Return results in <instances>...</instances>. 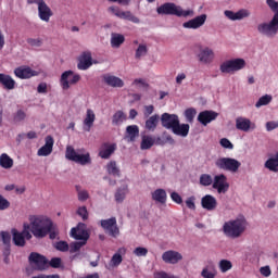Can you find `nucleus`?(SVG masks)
<instances>
[{
	"label": "nucleus",
	"mask_w": 278,
	"mask_h": 278,
	"mask_svg": "<svg viewBox=\"0 0 278 278\" xmlns=\"http://www.w3.org/2000/svg\"><path fill=\"white\" fill-rule=\"evenodd\" d=\"M30 223V232L37 240H42V238H47L49 236V231H51L53 227V222L42 215H31L29 217Z\"/></svg>",
	"instance_id": "f257e3e1"
},
{
	"label": "nucleus",
	"mask_w": 278,
	"mask_h": 278,
	"mask_svg": "<svg viewBox=\"0 0 278 278\" xmlns=\"http://www.w3.org/2000/svg\"><path fill=\"white\" fill-rule=\"evenodd\" d=\"M268 8L271 12H275L270 22L261 23L257 25V31L262 36H266L267 38H275L278 33V2L275 0H266Z\"/></svg>",
	"instance_id": "f03ea898"
},
{
	"label": "nucleus",
	"mask_w": 278,
	"mask_h": 278,
	"mask_svg": "<svg viewBox=\"0 0 278 278\" xmlns=\"http://www.w3.org/2000/svg\"><path fill=\"white\" fill-rule=\"evenodd\" d=\"M247 227H249V222H247V217L244 215H239L235 219H230L223 225V232L227 236V238H240L244 231H247Z\"/></svg>",
	"instance_id": "7ed1b4c3"
},
{
	"label": "nucleus",
	"mask_w": 278,
	"mask_h": 278,
	"mask_svg": "<svg viewBox=\"0 0 278 278\" xmlns=\"http://www.w3.org/2000/svg\"><path fill=\"white\" fill-rule=\"evenodd\" d=\"M157 14L162 16H184L185 18L188 16H194V11L192 10H184L181 7L173 3V2H166L162 4L161 7L156 8Z\"/></svg>",
	"instance_id": "20e7f679"
},
{
	"label": "nucleus",
	"mask_w": 278,
	"mask_h": 278,
	"mask_svg": "<svg viewBox=\"0 0 278 278\" xmlns=\"http://www.w3.org/2000/svg\"><path fill=\"white\" fill-rule=\"evenodd\" d=\"M215 166L216 168H219V170H228V173H238V170H240V167L242 166V163L231 157H219L215 161Z\"/></svg>",
	"instance_id": "39448f33"
},
{
	"label": "nucleus",
	"mask_w": 278,
	"mask_h": 278,
	"mask_svg": "<svg viewBox=\"0 0 278 278\" xmlns=\"http://www.w3.org/2000/svg\"><path fill=\"white\" fill-rule=\"evenodd\" d=\"M66 160L71 162H75L76 164H80L81 166H86V164H92V159H90V153L86 154H77L75 148L68 146L65 152Z\"/></svg>",
	"instance_id": "423d86ee"
},
{
	"label": "nucleus",
	"mask_w": 278,
	"mask_h": 278,
	"mask_svg": "<svg viewBox=\"0 0 278 278\" xmlns=\"http://www.w3.org/2000/svg\"><path fill=\"white\" fill-rule=\"evenodd\" d=\"M28 5H38V16L40 21H43L45 23H49L51 21V16H53V11H51V8L47 5V2L45 0H27Z\"/></svg>",
	"instance_id": "0eeeda50"
},
{
	"label": "nucleus",
	"mask_w": 278,
	"mask_h": 278,
	"mask_svg": "<svg viewBox=\"0 0 278 278\" xmlns=\"http://www.w3.org/2000/svg\"><path fill=\"white\" fill-rule=\"evenodd\" d=\"M81 80V76L79 74H75L73 71H65L61 75L60 85L63 90H68L71 86H75L78 81Z\"/></svg>",
	"instance_id": "6e6552de"
},
{
	"label": "nucleus",
	"mask_w": 278,
	"mask_h": 278,
	"mask_svg": "<svg viewBox=\"0 0 278 278\" xmlns=\"http://www.w3.org/2000/svg\"><path fill=\"white\" fill-rule=\"evenodd\" d=\"M28 262L34 266L35 270H47L49 268V260L38 252H31L28 256Z\"/></svg>",
	"instance_id": "1a4fd4ad"
},
{
	"label": "nucleus",
	"mask_w": 278,
	"mask_h": 278,
	"mask_svg": "<svg viewBox=\"0 0 278 278\" xmlns=\"http://www.w3.org/2000/svg\"><path fill=\"white\" fill-rule=\"evenodd\" d=\"M100 225L104 231H108L111 238H118L121 236V229H118V224L116 223V217H111L109 219H102Z\"/></svg>",
	"instance_id": "9d476101"
},
{
	"label": "nucleus",
	"mask_w": 278,
	"mask_h": 278,
	"mask_svg": "<svg viewBox=\"0 0 278 278\" xmlns=\"http://www.w3.org/2000/svg\"><path fill=\"white\" fill-rule=\"evenodd\" d=\"M92 64H97V61H92V52L85 51L78 56V71H88Z\"/></svg>",
	"instance_id": "9b49d317"
},
{
	"label": "nucleus",
	"mask_w": 278,
	"mask_h": 278,
	"mask_svg": "<svg viewBox=\"0 0 278 278\" xmlns=\"http://www.w3.org/2000/svg\"><path fill=\"white\" fill-rule=\"evenodd\" d=\"M214 190H217L218 194H225L229 190V182H227V176L224 174L214 177L213 181Z\"/></svg>",
	"instance_id": "f8f14e48"
},
{
	"label": "nucleus",
	"mask_w": 278,
	"mask_h": 278,
	"mask_svg": "<svg viewBox=\"0 0 278 278\" xmlns=\"http://www.w3.org/2000/svg\"><path fill=\"white\" fill-rule=\"evenodd\" d=\"M206 21H207V15L202 14L200 16H195L192 20H189L188 22H185L182 24V27L185 29H199V27H203L205 25Z\"/></svg>",
	"instance_id": "ddd939ff"
},
{
	"label": "nucleus",
	"mask_w": 278,
	"mask_h": 278,
	"mask_svg": "<svg viewBox=\"0 0 278 278\" xmlns=\"http://www.w3.org/2000/svg\"><path fill=\"white\" fill-rule=\"evenodd\" d=\"M179 122V116L170 113H163L161 115V124L165 129H172Z\"/></svg>",
	"instance_id": "4468645a"
},
{
	"label": "nucleus",
	"mask_w": 278,
	"mask_h": 278,
	"mask_svg": "<svg viewBox=\"0 0 278 278\" xmlns=\"http://www.w3.org/2000/svg\"><path fill=\"white\" fill-rule=\"evenodd\" d=\"M14 75L18 79H31V77L38 75V72L31 70L29 66H20L14 70Z\"/></svg>",
	"instance_id": "2eb2a0df"
},
{
	"label": "nucleus",
	"mask_w": 278,
	"mask_h": 278,
	"mask_svg": "<svg viewBox=\"0 0 278 278\" xmlns=\"http://www.w3.org/2000/svg\"><path fill=\"white\" fill-rule=\"evenodd\" d=\"M218 118V113L216 111H202L198 115V121L204 127H207L212 121H216Z\"/></svg>",
	"instance_id": "dca6fc26"
},
{
	"label": "nucleus",
	"mask_w": 278,
	"mask_h": 278,
	"mask_svg": "<svg viewBox=\"0 0 278 278\" xmlns=\"http://www.w3.org/2000/svg\"><path fill=\"white\" fill-rule=\"evenodd\" d=\"M162 260L165 264H179L184 260V255L177 251L168 250L162 254Z\"/></svg>",
	"instance_id": "f3484780"
},
{
	"label": "nucleus",
	"mask_w": 278,
	"mask_h": 278,
	"mask_svg": "<svg viewBox=\"0 0 278 278\" xmlns=\"http://www.w3.org/2000/svg\"><path fill=\"white\" fill-rule=\"evenodd\" d=\"M81 225H78L77 227H74L71 229V236L75 240H81L80 242H88V238H90V235L88 233V230L81 228Z\"/></svg>",
	"instance_id": "a211bd4d"
},
{
	"label": "nucleus",
	"mask_w": 278,
	"mask_h": 278,
	"mask_svg": "<svg viewBox=\"0 0 278 278\" xmlns=\"http://www.w3.org/2000/svg\"><path fill=\"white\" fill-rule=\"evenodd\" d=\"M201 205L203 210L207 212H214L218 207V201L212 194H206L201 199Z\"/></svg>",
	"instance_id": "6ab92c4d"
},
{
	"label": "nucleus",
	"mask_w": 278,
	"mask_h": 278,
	"mask_svg": "<svg viewBox=\"0 0 278 278\" xmlns=\"http://www.w3.org/2000/svg\"><path fill=\"white\" fill-rule=\"evenodd\" d=\"M255 124L251 123V119L247 117H237L236 118V129L239 131H251V129H255Z\"/></svg>",
	"instance_id": "aec40b11"
},
{
	"label": "nucleus",
	"mask_w": 278,
	"mask_h": 278,
	"mask_svg": "<svg viewBox=\"0 0 278 278\" xmlns=\"http://www.w3.org/2000/svg\"><path fill=\"white\" fill-rule=\"evenodd\" d=\"M53 144H54L53 137L47 136L46 143L43 147H41L38 150L37 155H39L41 157H47L48 155H51V153H53Z\"/></svg>",
	"instance_id": "412c9836"
},
{
	"label": "nucleus",
	"mask_w": 278,
	"mask_h": 278,
	"mask_svg": "<svg viewBox=\"0 0 278 278\" xmlns=\"http://www.w3.org/2000/svg\"><path fill=\"white\" fill-rule=\"evenodd\" d=\"M198 60L202 64H212L214 62V50L210 48L202 49L198 54Z\"/></svg>",
	"instance_id": "4be33fe9"
},
{
	"label": "nucleus",
	"mask_w": 278,
	"mask_h": 278,
	"mask_svg": "<svg viewBox=\"0 0 278 278\" xmlns=\"http://www.w3.org/2000/svg\"><path fill=\"white\" fill-rule=\"evenodd\" d=\"M116 151V143H103L99 151V156L102 160H110L112 157V154Z\"/></svg>",
	"instance_id": "5701e85b"
},
{
	"label": "nucleus",
	"mask_w": 278,
	"mask_h": 278,
	"mask_svg": "<svg viewBox=\"0 0 278 278\" xmlns=\"http://www.w3.org/2000/svg\"><path fill=\"white\" fill-rule=\"evenodd\" d=\"M103 81L105 83L106 86H111L112 88H123V86H125V83L123 81V79L110 74H105L103 76Z\"/></svg>",
	"instance_id": "b1692460"
},
{
	"label": "nucleus",
	"mask_w": 278,
	"mask_h": 278,
	"mask_svg": "<svg viewBox=\"0 0 278 278\" xmlns=\"http://www.w3.org/2000/svg\"><path fill=\"white\" fill-rule=\"evenodd\" d=\"M0 84L4 90H14L16 88V80L8 74L0 73Z\"/></svg>",
	"instance_id": "393cba45"
},
{
	"label": "nucleus",
	"mask_w": 278,
	"mask_h": 278,
	"mask_svg": "<svg viewBox=\"0 0 278 278\" xmlns=\"http://www.w3.org/2000/svg\"><path fill=\"white\" fill-rule=\"evenodd\" d=\"M175 136H181V138H186L188 134H190V125L189 124H180L179 119L176 122V125L172 129Z\"/></svg>",
	"instance_id": "a878e982"
},
{
	"label": "nucleus",
	"mask_w": 278,
	"mask_h": 278,
	"mask_svg": "<svg viewBox=\"0 0 278 278\" xmlns=\"http://www.w3.org/2000/svg\"><path fill=\"white\" fill-rule=\"evenodd\" d=\"M96 118H97V115H94V111H92V109H88L86 113V117L84 119L85 131H90V129H92Z\"/></svg>",
	"instance_id": "bb28decb"
},
{
	"label": "nucleus",
	"mask_w": 278,
	"mask_h": 278,
	"mask_svg": "<svg viewBox=\"0 0 278 278\" xmlns=\"http://www.w3.org/2000/svg\"><path fill=\"white\" fill-rule=\"evenodd\" d=\"M140 136V128L138 125H130L126 127V138L128 142H136V138Z\"/></svg>",
	"instance_id": "cd10ccee"
},
{
	"label": "nucleus",
	"mask_w": 278,
	"mask_h": 278,
	"mask_svg": "<svg viewBox=\"0 0 278 278\" xmlns=\"http://www.w3.org/2000/svg\"><path fill=\"white\" fill-rule=\"evenodd\" d=\"M125 42V36L118 33L111 34V47L112 49H121V46Z\"/></svg>",
	"instance_id": "c85d7f7f"
},
{
	"label": "nucleus",
	"mask_w": 278,
	"mask_h": 278,
	"mask_svg": "<svg viewBox=\"0 0 278 278\" xmlns=\"http://www.w3.org/2000/svg\"><path fill=\"white\" fill-rule=\"evenodd\" d=\"M167 194L164 189H156L152 192V200L164 205L166 203Z\"/></svg>",
	"instance_id": "c756f323"
},
{
	"label": "nucleus",
	"mask_w": 278,
	"mask_h": 278,
	"mask_svg": "<svg viewBox=\"0 0 278 278\" xmlns=\"http://www.w3.org/2000/svg\"><path fill=\"white\" fill-rule=\"evenodd\" d=\"M159 123H160V115L154 114L146 121V129L148 131H155V129H157Z\"/></svg>",
	"instance_id": "7c9ffc66"
},
{
	"label": "nucleus",
	"mask_w": 278,
	"mask_h": 278,
	"mask_svg": "<svg viewBox=\"0 0 278 278\" xmlns=\"http://www.w3.org/2000/svg\"><path fill=\"white\" fill-rule=\"evenodd\" d=\"M155 144V139L149 135H143L141 137L140 149L141 151H149Z\"/></svg>",
	"instance_id": "2f4dec72"
},
{
	"label": "nucleus",
	"mask_w": 278,
	"mask_h": 278,
	"mask_svg": "<svg viewBox=\"0 0 278 278\" xmlns=\"http://www.w3.org/2000/svg\"><path fill=\"white\" fill-rule=\"evenodd\" d=\"M11 233L13 236V243L15 244V247H25L26 241L22 232H18L16 228H13L11 230Z\"/></svg>",
	"instance_id": "473e14b6"
},
{
	"label": "nucleus",
	"mask_w": 278,
	"mask_h": 278,
	"mask_svg": "<svg viewBox=\"0 0 278 278\" xmlns=\"http://www.w3.org/2000/svg\"><path fill=\"white\" fill-rule=\"evenodd\" d=\"M0 166L2 168H12L14 166V160L10 157L7 153L0 155Z\"/></svg>",
	"instance_id": "72a5a7b5"
},
{
	"label": "nucleus",
	"mask_w": 278,
	"mask_h": 278,
	"mask_svg": "<svg viewBox=\"0 0 278 278\" xmlns=\"http://www.w3.org/2000/svg\"><path fill=\"white\" fill-rule=\"evenodd\" d=\"M121 253H125V248H119L117 253H115L111 258V266H121L123 264V255Z\"/></svg>",
	"instance_id": "f704fd0d"
},
{
	"label": "nucleus",
	"mask_w": 278,
	"mask_h": 278,
	"mask_svg": "<svg viewBox=\"0 0 278 278\" xmlns=\"http://www.w3.org/2000/svg\"><path fill=\"white\" fill-rule=\"evenodd\" d=\"M106 170L109 175H113V177H121V169L116 165V161H111L106 165Z\"/></svg>",
	"instance_id": "c9c22d12"
},
{
	"label": "nucleus",
	"mask_w": 278,
	"mask_h": 278,
	"mask_svg": "<svg viewBox=\"0 0 278 278\" xmlns=\"http://www.w3.org/2000/svg\"><path fill=\"white\" fill-rule=\"evenodd\" d=\"M123 21H130V23H140V18L131 14V11H121L119 17Z\"/></svg>",
	"instance_id": "e433bc0d"
},
{
	"label": "nucleus",
	"mask_w": 278,
	"mask_h": 278,
	"mask_svg": "<svg viewBox=\"0 0 278 278\" xmlns=\"http://www.w3.org/2000/svg\"><path fill=\"white\" fill-rule=\"evenodd\" d=\"M0 240L3 242L7 253L10 254V242H12V236L8 231L0 232Z\"/></svg>",
	"instance_id": "4c0bfd02"
},
{
	"label": "nucleus",
	"mask_w": 278,
	"mask_h": 278,
	"mask_svg": "<svg viewBox=\"0 0 278 278\" xmlns=\"http://www.w3.org/2000/svg\"><path fill=\"white\" fill-rule=\"evenodd\" d=\"M230 62L232 64V71L235 73H238V71H242V68L247 66V61H244V59H232L230 60Z\"/></svg>",
	"instance_id": "58836bf2"
},
{
	"label": "nucleus",
	"mask_w": 278,
	"mask_h": 278,
	"mask_svg": "<svg viewBox=\"0 0 278 278\" xmlns=\"http://www.w3.org/2000/svg\"><path fill=\"white\" fill-rule=\"evenodd\" d=\"M127 118L123 111H116L112 117V125H123V122Z\"/></svg>",
	"instance_id": "ea45409f"
},
{
	"label": "nucleus",
	"mask_w": 278,
	"mask_h": 278,
	"mask_svg": "<svg viewBox=\"0 0 278 278\" xmlns=\"http://www.w3.org/2000/svg\"><path fill=\"white\" fill-rule=\"evenodd\" d=\"M201 277H203V278H216V269H214L213 265L206 266L202 269Z\"/></svg>",
	"instance_id": "a19ab883"
},
{
	"label": "nucleus",
	"mask_w": 278,
	"mask_h": 278,
	"mask_svg": "<svg viewBox=\"0 0 278 278\" xmlns=\"http://www.w3.org/2000/svg\"><path fill=\"white\" fill-rule=\"evenodd\" d=\"M265 168L271 170L273 173H278V160L275 157L268 159L265 162Z\"/></svg>",
	"instance_id": "79ce46f5"
},
{
	"label": "nucleus",
	"mask_w": 278,
	"mask_h": 278,
	"mask_svg": "<svg viewBox=\"0 0 278 278\" xmlns=\"http://www.w3.org/2000/svg\"><path fill=\"white\" fill-rule=\"evenodd\" d=\"M219 71H220V73H226V74L235 73L231 60H227V61L223 62L219 66Z\"/></svg>",
	"instance_id": "37998d69"
},
{
	"label": "nucleus",
	"mask_w": 278,
	"mask_h": 278,
	"mask_svg": "<svg viewBox=\"0 0 278 278\" xmlns=\"http://www.w3.org/2000/svg\"><path fill=\"white\" fill-rule=\"evenodd\" d=\"M125 197H127V187L117 189L115 192L116 203H123V201H125Z\"/></svg>",
	"instance_id": "c03bdc74"
},
{
	"label": "nucleus",
	"mask_w": 278,
	"mask_h": 278,
	"mask_svg": "<svg viewBox=\"0 0 278 278\" xmlns=\"http://www.w3.org/2000/svg\"><path fill=\"white\" fill-rule=\"evenodd\" d=\"M273 101V96L265 94L262 96L258 101L255 103V108H262L264 105H268Z\"/></svg>",
	"instance_id": "a18cd8bd"
},
{
	"label": "nucleus",
	"mask_w": 278,
	"mask_h": 278,
	"mask_svg": "<svg viewBox=\"0 0 278 278\" xmlns=\"http://www.w3.org/2000/svg\"><path fill=\"white\" fill-rule=\"evenodd\" d=\"M233 268V264L229 260L219 261V270L220 273H227Z\"/></svg>",
	"instance_id": "49530a36"
},
{
	"label": "nucleus",
	"mask_w": 278,
	"mask_h": 278,
	"mask_svg": "<svg viewBox=\"0 0 278 278\" xmlns=\"http://www.w3.org/2000/svg\"><path fill=\"white\" fill-rule=\"evenodd\" d=\"M194 116H197V109L190 108L185 111V118L187 123H194Z\"/></svg>",
	"instance_id": "de8ad7c7"
},
{
	"label": "nucleus",
	"mask_w": 278,
	"mask_h": 278,
	"mask_svg": "<svg viewBox=\"0 0 278 278\" xmlns=\"http://www.w3.org/2000/svg\"><path fill=\"white\" fill-rule=\"evenodd\" d=\"M249 16H251V12L247 9L235 12V21H242V18H249Z\"/></svg>",
	"instance_id": "09e8293b"
},
{
	"label": "nucleus",
	"mask_w": 278,
	"mask_h": 278,
	"mask_svg": "<svg viewBox=\"0 0 278 278\" xmlns=\"http://www.w3.org/2000/svg\"><path fill=\"white\" fill-rule=\"evenodd\" d=\"M147 53H149V49L147 48V46L146 45H139V47L136 50L135 58H136V60H140Z\"/></svg>",
	"instance_id": "8fccbe9b"
},
{
	"label": "nucleus",
	"mask_w": 278,
	"mask_h": 278,
	"mask_svg": "<svg viewBox=\"0 0 278 278\" xmlns=\"http://www.w3.org/2000/svg\"><path fill=\"white\" fill-rule=\"evenodd\" d=\"M27 118V113L23 110H17L16 113L13 115L14 123H22Z\"/></svg>",
	"instance_id": "3c124183"
},
{
	"label": "nucleus",
	"mask_w": 278,
	"mask_h": 278,
	"mask_svg": "<svg viewBox=\"0 0 278 278\" xmlns=\"http://www.w3.org/2000/svg\"><path fill=\"white\" fill-rule=\"evenodd\" d=\"M132 253L136 257H147V255H149V250L147 248L138 247Z\"/></svg>",
	"instance_id": "603ef678"
},
{
	"label": "nucleus",
	"mask_w": 278,
	"mask_h": 278,
	"mask_svg": "<svg viewBox=\"0 0 278 278\" xmlns=\"http://www.w3.org/2000/svg\"><path fill=\"white\" fill-rule=\"evenodd\" d=\"M212 176L210 174H202L200 176L201 186H212Z\"/></svg>",
	"instance_id": "864d4df0"
},
{
	"label": "nucleus",
	"mask_w": 278,
	"mask_h": 278,
	"mask_svg": "<svg viewBox=\"0 0 278 278\" xmlns=\"http://www.w3.org/2000/svg\"><path fill=\"white\" fill-rule=\"evenodd\" d=\"M86 242L83 241H76L70 244V253H77L81 247H84Z\"/></svg>",
	"instance_id": "5fc2aeb1"
},
{
	"label": "nucleus",
	"mask_w": 278,
	"mask_h": 278,
	"mask_svg": "<svg viewBox=\"0 0 278 278\" xmlns=\"http://www.w3.org/2000/svg\"><path fill=\"white\" fill-rule=\"evenodd\" d=\"M56 251H61L62 253H66L68 251V243L66 241H59L54 244Z\"/></svg>",
	"instance_id": "6e6d98bb"
},
{
	"label": "nucleus",
	"mask_w": 278,
	"mask_h": 278,
	"mask_svg": "<svg viewBox=\"0 0 278 278\" xmlns=\"http://www.w3.org/2000/svg\"><path fill=\"white\" fill-rule=\"evenodd\" d=\"M51 266V268H60L62 266V258L60 257H53L50 262H48V267Z\"/></svg>",
	"instance_id": "4d7b16f0"
},
{
	"label": "nucleus",
	"mask_w": 278,
	"mask_h": 278,
	"mask_svg": "<svg viewBox=\"0 0 278 278\" xmlns=\"http://www.w3.org/2000/svg\"><path fill=\"white\" fill-rule=\"evenodd\" d=\"M10 202L3 195L0 194V212L9 210Z\"/></svg>",
	"instance_id": "13d9d810"
},
{
	"label": "nucleus",
	"mask_w": 278,
	"mask_h": 278,
	"mask_svg": "<svg viewBox=\"0 0 278 278\" xmlns=\"http://www.w3.org/2000/svg\"><path fill=\"white\" fill-rule=\"evenodd\" d=\"M77 214L83 218V220H88V208H86V206L78 207Z\"/></svg>",
	"instance_id": "bf43d9fd"
},
{
	"label": "nucleus",
	"mask_w": 278,
	"mask_h": 278,
	"mask_svg": "<svg viewBox=\"0 0 278 278\" xmlns=\"http://www.w3.org/2000/svg\"><path fill=\"white\" fill-rule=\"evenodd\" d=\"M27 45H29L30 47H41L42 46V40L40 38H28L26 40Z\"/></svg>",
	"instance_id": "052dcab7"
},
{
	"label": "nucleus",
	"mask_w": 278,
	"mask_h": 278,
	"mask_svg": "<svg viewBox=\"0 0 278 278\" xmlns=\"http://www.w3.org/2000/svg\"><path fill=\"white\" fill-rule=\"evenodd\" d=\"M122 11L123 10H121V8L116 5H112L108 9V12H110L111 14H113V16H116L117 18L121 16Z\"/></svg>",
	"instance_id": "680f3d73"
},
{
	"label": "nucleus",
	"mask_w": 278,
	"mask_h": 278,
	"mask_svg": "<svg viewBox=\"0 0 278 278\" xmlns=\"http://www.w3.org/2000/svg\"><path fill=\"white\" fill-rule=\"evenodd\" d=\"M170 199L172 201H174V203H177L178 205H181V203H184V199H181V195H179V193L175 191L170 193Z\"/></svg>",
	"instance_id": "e2e57ef3"
},
{
	"label": "nucleus",
	"mask_w": 278,
	"mask_h": 278,
	"mask_svg": "<svg viewBox=\"0 0 278 278\" xmlns=\"http://www.w3.org/2000/svg\"><path fill=\"white\" fill-rule=\"evenodd\" d=\"M219 143L224 149H233V143H231V141H229L227 138L220 139Z\"/></svg>",
	"instance_id": "0e129e2a"
},
{
	"label": "nucleus",
	"mask_w": 278,
	"mask_h": 278,
	"mask_svg": "<svg viewBox=\"0 0 278 278\" xmlns=\"http://www.w3.org/2000/svg\"><path fill=\"white\" fill-rule=\"evenodd\" d=\"M154 110H155V108H154L152 104L146 105V106H144L143 116H144L146 118H149V115H150V114H153Z\"/></svg>",
	"instance_id": "69168bd1"
},
{
	"label": "nucleus",
	"mask_w": 278,
	"mask_h": 278,
	"mask_svg": "<svg viewBox=\"0 0 278 278\" xmlns=\"http://www.w3.org/2000/svg\"><path fill=\"white\" fill-rule=\"evenodd\" d=\"M277 127H278V122L271 121L266 123L267 131H273L274 129H277Z\"/></svg>",
	"instance_id": "338daca9"
},
{
	"label": "nucleus",
	"mask_w": 278,
	"mask_h": 278,
	"mask_svg": "<svg viewBox=\"0 0 278 278\" xmlns=\"http://www.w3.org/2000/svg\"><path fill=\"white\" fill-rule=\"evenodd\" d=\"M89 197L88 191H78V201H88Z\"/></svg>",
	"instance_id": "774afa93"
}]
</instances>
